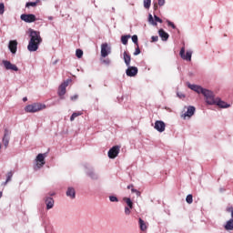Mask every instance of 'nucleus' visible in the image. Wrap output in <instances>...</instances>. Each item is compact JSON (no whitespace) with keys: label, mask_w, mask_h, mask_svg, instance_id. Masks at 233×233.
<instances>
[{"label":"nucleus","mask_w":233,"mask_h":233,"mask_svg":"<svg viewBox=\"0 0 233 233\" xmlns=\"http://www.w3.org/2000/svg\"><path fill=\"white\" fill-rule=\"evenodd\" d=\"M150 5H152V0H144V8L148 10V8H150Z\"/></svg>","instance_id":"7c9ffc66"},{"label":"nucleus","mask_w":233,"mask_h":233,"mask_svg":"<svg viewBox=\"0 0 233 233\" xmlns=\"http://www.w3.org/2000/svg\"><path fill=\"white\" fill-rule=\"evenodd\" d=\"M102 63H103L104 65H106V66H110V63H112V61H110L109 58H106V59H103V60H102Z\"/></svg>","instance_id":"4c0bfd02"},{"label":"nucleus","mask_w":233,"mask_h":233,"mask_svg":"<svg viewBox=\"0 0 233 233\" xmlns=\"http://www.w3.org/2000/svg\"><path fill=\"white\" fill-rule=\"evenodd\" d=\"M177 97H179L180 99H183L185 97V94L183 93H177Z\"/></svg>","instance_id":"c03bdc74"},{"label":"nucleus","mask_w":233,"mask_h":233,"mask_svg":"<svg viewBox=\"0 0 233 233\" xmlns=\"http://www.w3.org/2000/svg\"><path fill=\"white\" fill-rule=\"evenodd\" d=\"M138 69L137 66H127L126 74L128 77H136L137 76Z\"/></svg>","instance_id":"f8f14e48"},{"label":"nucleus","mask_w":233,"mask_h":233,"mask_svg":"<svg viewBox=\"0 0 233 233\" xmlns=\"http://www.w3.org/2000/svg\"><path fill=\"white\" fill-rule=\"evenodd\" d=\"M112 54V48L106 43L101 45V57H107Z\"/></svg>","instance_id":"6e6552de"},{"label":"nucleus","mask_w":233,"mask_h":233,"mask_svg":"<svg viewBox=\"0 0 233 233\" xmlns=\"http://www.w3.org/2000/svg\"><path fill=\"white\" fill-rule=\"evenodd\" d=\"M5 14V4L0 3V15H3Z\"/></svg>","instance_id":"e433bc0d"},{"label":"nucleus","mask_w":233,"mask_h":233,"mask_svg":"<svg viewBox=\"0 0 233 233\" xmlns=\"http://www.w3.org/2000/svg\"><path fill=\"white\" fill-rule=\"evenodd\" d=\"M113 12H116V8L112 7Z\"/></svg>","instance_id":"864d4df0"},{"label":"nucleus","mask_w":233,"mask_h":233,"mask_svg":"<svg viewBox=\"0 0 233 233\" xmlns=\"http://www.w3.org/2000/svg\"><path fill=\"white\" fill-rule=\"evenodd\" d=\"M192 54H194V52L192 50H187L186 54H185V46H182L179 52V56L181 57V59H183L184 61H187L190 62L192 61Z\"/></svg>","instance_id":"20e7f679"},{"label":"nucleus","mask_w":233,"mask_h":233,"mask_svg":"<svg viewBox=\"0 0 233 233\" xmlns=\"http://www.w3.org/2000/svg\"><path fill=\"white\" fill-rule=\"evenodd\" d=\"M66 196L69 198V199H76V188L74 187H68Z\"/></svg>","instance_id":"a211bd4d"},{"label":"nucleus","mask_w":233,"mask_h":233,"mask_svg":"<svg viewBox=\"0 0 233 233\" xmlns=\"http://www.w3.org/2000/svg\"><path fill=\"white\" fill-rule=\"evenodd\" d=\"M187 87L190 88V90H193V92H196L197 94H202V96H204L206 99L207 105H216V96L214 95V92H212L211 90L204 88L201 86L190 83H187Z\"/></svg>","instance_id":"f257e3e1"},{"label":"nucleus","mask_w":233,"mask_h":233,"mask_svg":"<svg viewBox=\"0 0 233 233\" xmlns=\"http://www.w3.org/2000/svg\"><path fill=\"white\" fill-rule=\"evenodd\" d=\"M225 230H233V218L227 221L226 225L224 226Z\"/></svg>","instance_id":"b1692460"},{"label":"nucleus","mask_w":233,"mask_h":233,"mask_svg":"<svg viewBox=\"0 0 233 233\" xmlns=\"http://www.w3.org/2000/svg\"><path fill=\"white\" fill-rule=\"evenodd\" d=\"M151 39H152L153 43H157V41H159V36L155 35V36H152Z\"/></svg>","instance_id":"37998d69"},{"label":"nucleus","mask_w":233,"mask_h":233,"mask_svg":"<svg viewBox=\"0 0 233 233\" xmlns=\"http://www.w3.org/2000/svg\"><path fill=\"white\" fill-rule=\"evenodd\" d=\"M139 54H141V49L139 48V46H137L134 56H139Z\"/></svg>","instance_id":"58836bf2"},{"label":"nucleus","mask_w":233,"mask_h":233,"mask_svg":"<svg viewBox=\"0 0 233 233\" xmlns=\"http://www.w3.org/2000/svg\"><path fill=\"white\" fill-rule=\"evenodd\" d=\"M166 23L167 24V26H171V28H173V30H176V28H177V27L176 26V25L173 24V22L170 21V20H166Z\"/></svg>","instance_id":"f704fd0d"},{"label":"nucleus","mask_w":233,"mask_h":233,"mask_svg":"<svg viewBox=\"0 0 233 233\" xmlns=\"http://www.w3.org/2000/svg\"><path fill=\"white\" fill-rule=\"evenodd\" d=\"M39 43L37 42H32V41H29V44L27 46V50L29 52H37V50L39 49Z\"/></svg>","instance_id":"f3484780"},{"label":"nucleus","mask_w":233,"mask_h":233,"mask_svg":"<svg viewBox=\"0 0 233 233\" xmlns=\"http://www.w3.org/2000/svg\"><path fill=\"white\" fill-rule=\"evenodd\" d=\"M130 37H132L130 35H125L121 36V43L123 45H128V39H130Z\"/></svg>","instance_id":"393cba45"},{"label":"nucleus","mask_w":233,"mask_h":233,"mask_svg":"<svg viewBox=\"0 0 233 233\" xmlns=\"http://www.w3.org/2000/svg\"><path fill=\"white\" fill-rule=\"evenodd\" d=\"M86 176H88V177H90L91 179H98L99 178V175H97L96 173V171H94V169H88L86 172Z\"/></svg>","instance_id":"412c9836"},{"label":"nucleus","mask_w":233,"mask_h":233,"mask_svg":"<svg viewBox=\"0 0 233 233\" xmlns=\"http://www.w3.org/2000/svg\"><path fill=\"white\" fill-rule=\"evenodd\" d=\"M123 59H124V62L126 63V66H130V61L132 58H131L130 55H128V53H127V51H125L123 54Z\"/></svg>","instance_id":"5701e85b"},{"label":"nucleus","mask_w":233,"mask_h":233,"mask_svg":"<svg viewBox=\"0 0 233 233\" xmlns=\"http://www.w3.org/2000/svg\"><path fill=\"white\" fill-rule=\"evenodd\" d=\"M140 230L145 231L147 230V224H145V220L142 218H139L138 220Z\"/></svg>","instance_id":"cd10ccee"},{"label":"nucleus","mask_w":233,"mask_h":233,"mask_svg":"<svg viewBox=\"0 0 233 233\" xmlns=\"http://www.w3.org/2000/svg\"><path fill=\"white\" fill-rule=\"evenodd\" d=\"M148 22L153 25V26H157V23L154 21V16L152 15H148Z\"/></svg>","instance_id":"c756f323"},{"label":"nucleus","mask_w":233,"mask_h":233,"mask_svg":"<svg viewBox=\"0 0 233 233\" xmlns=\"http://www.w3.org/2000/svg\"><path fill=\"white\" fill-rule=\"evenodd\" d=\"M231 218H233V209H232V211H231Z\"/></svg>","instance_id":"603ef678"},{"label":"nucleus","mask_w":233,"mask_h":233,"mask_svg":"<svg viewBox=\"0 0 233 233\" xmlns=\"http://www.w3.org/2000/svg\"><path fill=\"white\" fill-rule=\"evenodd\" d=\"M132 42L137 46H139L138 42H137V35H134L133 36H131Z\"/></svg>","instance_id":"c9c22d12"},{"label":"nucleus","mask_w":233,"mask_h":233,"mask_svg":"<svg viewBox=\"0 0 233 233\" xmlns=\"http://www.w3.org/2000/svg\"><path fill=\"white\" fill-rule=\"evenodd\" d=\"M12 177H14V171H13V170L7 172V174H6V179H5V182L2 183V185H3L4 187H6V185H8V183H10V181H12Z\"/></svg>","instance_id":"4be33fe9"},{"label":"nucleus","mask_w":233,"mask_h":233,"mask_svg":"<svg viewBox=\"0 0 233 233\" xmlns=\"http://www.w3.org/2000/svg\"><path fill=\"white\" fill-rule=\"evenodd\" d=\"M48 19H49V21H52V19H54V17L48 16Z\"/></svg>","instance_id":"8fccbe9b"},{"label":"nucleus","mask_w":233,"mask_h":233,"mask_svg":"<svg viewBox=\"0 0 233 233\" xmlns=\"http://www.w3.org/2000/svg\"><path fill=\"white\" fill-rule=\"evenodd\" d=\"M3 198V192L0 191V198Z\"/></svg>","instance_id":"3c124183"},{"label":"nucleus","mask_w":233,"mask_h":233,"mask_svg":"<svg viewBox=\"0 0 233 233\" xmlns=\"http://www.w3.org/2000/svg\"><path fill=\"white\" fill-rule=\"evenodd\" d=\"M131 192L135 193L137 197L141 196V192H139L137 189L136 188H131Z\"/></svg>","instance_id":"a19ab883"},{"label":"nucleus","mask_w":233,"mask_h":233,"mask_svg":"<svg viewBox=\"0 0 233 233\" xmlns=\"http://www.w3.org/2000/svg\"><path fill=\"white\" fill-rule=\"evenodd\" d=\"M37 3H39V0H36L35 2H27L25 4V7L26 8H30V6L35 7V6H37Z\"/></svg>","instance_id":"c85d7f7f"},{"label":"nucleus","mask_w":233,"mask_h":233,"mask_svg":"<svg viewBox=\"0 0 233 233\" xmlns=\"http://www.w3.org/2000/svg\"><path fill=\"white\" fill-rule=\"evenodd\" d=\"M20 19L25 23H35L36 21L35 15L33 14H23L20 15Z\"/></svg>","instance_id":"9d476101"},{"label":"nucleus","mask_w":233,"mask_h":233,"mask_svg":"<svg viewBox=\"0 0 233 233\" xmlns=\"http://www.w3.org/2000/svg\"><path fill=\"white\" fill-rule=\"evenodd\" d=\"M72 81L71 79L66 80L64 83H62L58 88V96L60 99H65V95L66 94V86H68V84Z\"/></svg>","instance_id":"39448f33"},{"label":"nucleus","mask_w":233,"mask_h":233,"mask_svg":"<svg viewBox=\"0 0 233 233\" xmlns=\"http://www.w3.org/2000/svg\"><path fill=\"white\" fill-rule=\"evenodd\" d=\"M46 157V153H40L36 156L35 158V166L34 167V170H39V168H43L45 167V158Z\"/></svg>","instance_id":"7ed1b4c3"},{"label":"nucleus","mask_w":233,"mask_h":233,"mask_svg":"<svg viewBox=\"0 0 233 233\" xmlns=\"http://www.w3.org/2000/svg\"><path fill=\"white\" fill-rule=\"evenodd\" d=\"M120 149L121 147L119 146H114L111 147L107 152L109 159H116L117 156H119Z\"/></svg>","instance_id":"0eeeda50"},{"label":"nucleus","mask_w":233,"mask_h":233,"mask_svg":"<svg viewBox=\"0 0 233 233\" xmlns=\"http://www.w3.org/2000/svg\"><path fill=\"white\" fill-rule=\"evenodd\" d=\"M186 201H187V203H188V205H192V203L194 201L192 195H190V194L187 195L186 198Z\"/></svg>","instance_id":"2f4dec72"},{"label":"nucleus","mask_w":233,"mask_h":233,"mask_svg":"<svg viewBox=\"0 0 233 233\" xmlns=\"http://www.w3.org/2000/svg\"><path fill=\"white\" fill-rule=\"evenodd\" d=\"M214 105H217L219 108H230V104L221 100L219 97L216 98Z\"/></svg>","instance_id":"4468645a"},{"label":"nucleus","mask_w":233,"mask_h":233,"mask_svg":"<svg viewBox=\"0 0 233 233\" xmlns=\"http://www.w3.org/2000/svg\"><path fill=\"white\" fill-rule=\"evenodd\" d=\"M166 125L165 122L161 121V120H157L155 122V130H157V132H165V128H166Z\"/></svg>","instance_id":"2eb2a0df"},{"label":"nucleus","mask_w":233,"mask_h":233,"mask_svg":"<svg viewBox=\"0 0 233 233\" xmlns=\"http://www.w3.org/2000/svg\"><path fill=\"white\" fill-rule=\"evenodd\" d=\"M109 201H111V203H117L119 198H117L116 196H109Z\"/></svg>","instance_id":"72a5a7b5"},{"label":"nucleus","mask_w":233,"mask_h":233,"mask_svg":"<svg viewBox=\"0 0 233 233\" xmlns=\"http://www.w3.org/2000/svg\"><path fill=\"white\" fill-rule=\"evenodd\" d=\"M30 41L34 42V43H39L41 44V41H43V39H41V35L39 34V32L35 31V30H30Z\"/></svg>","instance_id":"9b49d317"},{"label":"nucleus","mask_w":233,"mask_h":233,"mask_svg":"<svg viewBox=\"0 0 233 233\" xmlns=\"http://www.w3.org/2000/svg\"><path fill=\"white\" fill-rule=\"evenodd\" d=\"M45 108H46V105L41 103H34L31 105H27L25 107V112H27L29 114H35V112L45 110Z\"/></svg>","instance_id":"f03ea898"},{"label":"nucleus","mask_w":233,"mask_h":233,"mask_svg":"<svg viewBox=\"0 0 233 233\" xmlns=\"http://www.w3.org/2000/svg\"><path fill=\"white\" fill-rule=\"evenodd\" d=\"M196 114V107L194 106H187V112L184 113L181 117L186 119L187 117H192Z\"/></svg>","instance_id":"ddd939ff"},{"label":"nucleus","mask_w":233,"mask_h":233,"mask_svg":"<svg viewBox=\"0 0 233 233\" xmlns=\"http://www.w3.org/2000/svg\"><path fill=\"white\" fill-rule=\"evenodd\" d=\"M23 101L26 102V101H28V98L25 96V97L23 98Z\"/></svg>","instance_id":"09e8293b"},{"label":"nucleus","mask_w":233,"mask_h":233,"mask_svg":"<svg viewBox=\"0 0 233 233\" xmlns=\"http://www.w3.org/2000/svg\"><path fill=\"white\" fill-rule=\"evenodd\" d=\"M8 48L12 54H16L17 52V40L9 41Z\"/></svg>","instance_id":"6ab92c4d"},{"label":"nucleus","mask_w":233,"mask_h":233,"mask_svg":"<svg viewBox=\"0 0 233 233\" xmlns=\"http://www.w3.org/2000/svg\"><path fill=\"white\" fill-rule=\"evenodd\" d=\"M158 5L165 6V0H158Z\"/></svg>","instance_id":"a18cd8bd"},{"label":"nucleus","mask_w":233,"mask_h":233,"mask_svg":"<svg viewBox=\"0 0 233 233\" xmlns=\"http://www.w3.org/2000/svg\"><path fill=\"white\" fill-rule=\"evenodd\" d=\"M89 88H92V85H89Z\"/></svg>","instance_id":"6e6d98bb"},{"label":"nucleus","mask_w":233,"mask_h":233,"mask_svg":"<svg viewBox=\"0 0 233 233\" xmlns=\"http://www.w3.org/2000/svg\"><path fill=\"white\" fill-rule=\"evenodd\" d=\"M76 56L78 59H81V57H83V50L81 49H76Z\"/></svg>","instance_id":"473e14b6"},{"label":"nucleus","mask_w":233,"mask_h":233,"mask_svg":"<svg viewBox=\"0 0 233 233\" xmlns=\"http://www.w3.org/2000/svg\"><path fill=\"white\" fill-rule=\"evenodd\" d=\"M56 63H57V61H55V62H54V65H56Z\"/></svg>","instance_id":"5fc2aeb1"},{"label":"nucleus","mask_w":233,"mask_h":233,"mask_svg":"<svg viewBox=\"0 0 233 233\" xmlns=\"http://www.w3.org/2000/svg\"><path fill=\"white\" fill-rule=\"evenodd\" d=\"M10 136H12V131H10L8 128H5L4 137L2 138L5 148H8V145H10Z\"/></svg>","instance_id":"423d86ee"},{"label":"nucleus","mask_w":233,"mask_h":233,"mask_svg":"<svg viewBox=\"0 0 233 233\" xmlns=\"http://www.w3.org/2000/svg\"><path fill=\"white\" fill-rule=\"evenodd\" d=\"M124 201H126L127 208H134V202H132V199L130 198H124Z\"/></svg>","instance_id":"bb28decb"},{"label":"nucleus","mask_w":233,"mask_h":233,"mask_svg":"<svg viewBox=\"0 0 233 233\" xmlns=\"http://www.w3.org/2000/svg\"><path fill=\"white\" fill-rule=\"evenodd\" d=\"M2 64L4 65V67L5 70H12L13 72H19V67L17 66L12 64V62L8 60H3Z\"/></svg>","instance_id":"1a4fd4ad"},{"label":"nucleus","mask_w":233,"mask_h":233,"mask_svg":"<svg viewBox=\"0 0 233 233\" xmlns=\"http://www.w3.org/2000/svg\"><path fill=\"white\" fill-rule=\"evenodd\" d=\"M79 116H83V111L74 112L70 116V121H75L76 117H79Z\"/></svg>","instance_id":"a878e982"},{"label":"nucleus","mask_w":233,"mask_h":233,"mask_svg":"<svg viewBox=\"0 0 233 233\" xmlns=\"http://www.w3.org/2000/svg\"><path fill=\"white\" fill-rule=\"evenodd\" d=\"M130 209H131V208H128V207H126V208H125V214H126V216H130V212H131Z\"/></svg>","instance_id":"79ce46f5"},{"label":"nucleus","mask_w":233,"mask_h":233,"mask_svg":"<svg viewBox=\"0 0 233 233\" xmlns=\"http://www.w3.org/2000/svg\"><path fill=\"white\" fill-rule=\"evenodd\" d=\"M130 188H134V186L133 185L127 186V189L130 190Z\"/></svg>","instance_id":"de8ad7c7"},{"label":"nucleus","mask_w":233,"mask_h":233,"mask_svg":"<svg viewBox=\"0 0 233 233\" xmlns=\"http://www.w3.org/2000/svg\"><path fill=\"white\" fill-rule=\"evenodd\" d=\"M158 35L161 37L162 41H168V38L170 37V35L163 29L158 30Z\"/></svg>","instance_id":"aec40b11"},{"label":"nucleus","mask_w":233,"mask_h":233,"mask_svg":"<svg viewBox=\"0 0 233 233\" xmlns=\"http://www.w3.org/2000/svg\"><path fill=\"white\" fill-rule=\"evenodd\" d=\"M44 201L46 203V210H50L54 208V198L52 197H46L44 198Z\"/></svg>","instance_id":"dca6fc26"},{"label":"nucleus","mask_w":233,"mask_h":233,"mask_svg":"<svg viewBox=\"0 0 233 233\" xmlns=\"http://www.w3.org/2000/svg\"><path fill=\"white\" fill-rule=\"evenodd\" d=\"M77 97H78L77 95L72 96H71V101H76V100H77Z\"/></svg>","instance_id":"49530a36"},{"label":"nucleus","mask_w":233,"mask_h":233,"mask_svg":"<svg viewBox=\"0 0 233 233\" xmlns=\"http://www.w3.org/2000/svg\"><path fill=\"white\" fill-rule=\"evenodd\" d=\"M154 17H155V23H163V20L159 18V16L155 15Z\"/></svg>","instance_id":"ea45409f"}]
</instances>
